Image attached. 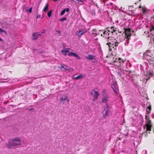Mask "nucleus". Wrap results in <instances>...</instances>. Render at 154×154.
<instances>
[{"mask_svg": "<svg viewBox=\"0 0 154 154\" xmlns=\"http://www.w3.org/2000/svg\"><path fill=\"white\" fill-rule=\"evenodd\" d=\"M142 9H143V11L145 12V11H146V10H145V8H142Z\"/></svg>", "mask_w": 154, "mask_h": 154, "instance_id": "nucleus-33", "label": "nucleus"}, {"mask_svg": "<svg viewBox=\"0 0 154 154\" xmlns=\"http://www.w3.org/2000/svg\"><path fill=\"white\" fill-rule=\"evenodd\" d=\"M66 17H63L62 18H61L60 20V21H64L66 20Z\"/></svg>", "mask_w": 154, "mask_h": 154, "instance_id": "nucleus-24", "label": "nucleus"}, {"mask_svg": "<svg viewBox=\"0 0 154 154\" xmlns=\"http://www.w3.org/2000/svg\"><path fill=\"white\" fill-rule=\"evenodd\" d=\"M146 119L147 120V123L146 124V130L147 131H151V127L152 125L151 124V121L149 119V118H147V116H146Z\"/></svg>", "mask_w": 154, "mask_h": 154, "instance_id": "nucleus-7", "label": "nucleus"}, {"mask_svg": "<svg viewBox=\"0 0 154 154\" xmlns=\"http://www.w3.org/2000/svg\"><path fill=\"white\" fill-rule=\"evenodd\" d=\"M147 109H149V110H147V112H148V113H149L150 112V110H151V106H148L147 107Z\"/></svg>", "mask_w": 154, "mask_h": 154, "instance_id": "nucleus-23", "label": "nucleus"}, {"mask_svg": "<svg viewBox=\"0 0 154 154\" xmlns=\"http://www.w3.org/2000/svg\"><path fill=\"white\" fill-rule=\"evenodd\" d=\"M6 145L8 148H13L18 145L21 147H25L26 143L24 140L22 141L20 137H16L10 139Z\"/></svg>", "mask_w": 154, "mask_h": 154, "instance_id": "nucleus-1", "label": "nucleus"}, {"mask_svg": "<svg viewBox=\"0 0 154 154\" xmlns=\"http://www.w3.org/2000/svg\"><path fill=\"white\" fill-rule=\"evenodd\" d=\"M27 11L31 13L32 11V8H31L27 10Z\"/></svg>", "mask_w": 154, "mask_h": 154, "instance_id": "nucleus-28", "label": "nucleus"}, {"mask_svg": "<svg viewBox=\"0 0 154 154\" xmlns=\"http://www.w3.org/2000/svg\"><path fill=\"white\" fill-rule=\"evenodd\" d=\"M119 60H120V58H119Z\"/></svg>", "mask_w": 154, "mask_h": 154, "instance_id": "nucleus-44", "label": "nucleus"}, {"mask_svg": "<svg viewBox=\"0 0 154 154\" xmlns=\"http://www.w3.org/2000/svg\"><path fill=\"white\" fill-rule=\"evenodd\" d=\"M109 31H105L103 32V34L104 35V36L105 35H109Z\"/></svg>", "mask_w": 154, "mask_h": 154, "instance_id": "nucleus-21", "label": "nucleus"}, {"mask_svg": "<svg viewBox=\"0 0 154 154\" xmlns=\"http://www.w3.org/2000/svg\"><path fill=\"white\" fill-rule=\"evenodd\" d=\"M118 75H119L120 76H121V74L119 72H118Z\"/></svg>", "mask_w": 154, "mask_h": 154, "instance_id": "nucleus-36", "label": "nucleus"}, {"mask_svg": "<svg viewBox=\"0 0 154 154\" xmlns=\"http://www.w3.org/2000/svg\"><path fill=\"white\" fill-rule=\"evenodd\" d=\"M52 12V10H51L49 11V12H48V13L47 14V15H48V17H51V14Z\"/></svg>", "mask_w": 154, "mask_h": 154, "instance_id": "nucleus-20", "label": "nucleus"}, {"mask_svg": "<svg viewBox=\"0 0 154 154\" xmlns=\"http://www.w3.org/2000/svg\"><path fill=\"white\" fill-rule=\"evenodd\" d=\"M85 76L83 75H78V76L76 77H73V79H77L78 80L79 79H81L83 78Z\"/></svg>", "mask_w": 154, "mask_h": 154, "instance_id": "nucleus-16", "label": "nucleus"}, {"mask_svg": "<svg viewBox=\"0 0 154 154\" xmlns=\"http://www.w3.org/2000/svg\"><path fill=\"white\" fill-rule=\"evenodd\" d=\"M87 60H93L96 59V56L91 54H89L86 57Z\"/></svg>", "mask_w": 154, "mask_h": 154, "instance_id": "nucleus-11", "label": "nucleus"}, {"mask_svg": "<svg viewBox=\"0 0 154 154\" xmlns=\"http://www.w3.org/2000/svg\"><path fill=\"white\" fill-rule=\"evenodd\" d=\"M66 11V9H64L61 12V13H60V15H63L65 14V13Z\"/></svg>", "mask_w": 154, "mask_h": 154, "instance_id": "nucleus-22", "label": "nucleus"}, {"mask_svg": "<svg viewBox=\"0 0 154 154\" xmlns=\"http://www.w3.org/2000/svg\"><path fill=\"white\" fill-rule=\"evenodd\" d=\"M108 96L107 95L105 96H104L103 97L102 99V103H106V106L107 104V101L108 100Z\"/></svg>", "mask_w": 154, "mask_h": 154, "instance_id": "nucleus-13", "label": "nucleus"}, {"mask_svg": "<svg viewBox=\"0 0 154 154\" xmlns=\"http://www.w3.org/2000/svg\"><path fill=\"white\" fill-rule=\"evenodd\" d=\"M67 67V66L66 65H61V68H63L64 69H65L66 70Z\"/></svg>", "mask_w": 154, "mask_h": 154, "instance_id": "nucleus-19", "label": "nucleus"}, {"mask_svg": "<svg viewBox=\"0 0 154 154\" xmlns=\"http://www.w3.org/2000/svg\"><path fill=\"white\" fill-rule=\"evenodd\" d=\"M152 118H154V114H152Z\"/></svg>", "mask_w": 154, "mask_h": 154, "instance_id": "nucleus-37", "label": "nucleus"}, {"mask_svg": "<svg viewBox=\"0 0 154 154\" xmlns=\"http://www.w3.org/2000/svg\"><path fill=\"white\" fill-rule=\"evenodd\" d=\"M125 36L120 35L118 37V38L120 39V42L123 41L124 40L125 45L127 46L129 43V36L127 35L126 34H125Z\"/></svg>", "mask_w": 154, "mask_h": 154, "instance_id": "nucleus-3", "label": "nucleus"}, {"mask_svg": "<svg viewBox=\"0 0 154 154\" xmlns=\"http://www.w3.org/2000/svg\"><path fill=\"white\" fill-rule=\"evenodd\" d=\"M41 35L38 32H35L33 33L32 36V39L33 40H35L38 38V36Z\"/></svg>", "mask_w": 154, "mask_h": 154, "instance_id": "nucleus-12", "label": "nucleus"}, {"mask_svg": "<svg viewBox=\"0 0 154 154\" xmlns=\"http://www.w3.org/2000/svg\"><path fill=\"white\" fill-rule=\"evenodd\" d=\"M58 0H53V1L54 2H56Z\"/></svg>", "mask_w": 154, "mask_h": 154, "instance_id": "nucleus-40", "label": "nucleus"}, {"mask_svg": "<svg viewBox=\"0 0 154 154\" xmlns=\"http://www.w3.org/2000/svg\"><path fill=\"white\" fill-rule=\"evenodd\" d=\"M94 99H93V100H94Z\"/></svg>", "mask_w": 154, "mask_h": 154, "instance_id": "nucleus-45", "label": "nucleus"}, {"mask_svg": "<svg viewBox=\"0 0 154 154\" xmlns=\"http://www.w3.org/2000/svg\"><path fill=\"white\" fill-rule=\"evenodd\" d=\"M91 95L94 97L95 99H97L98 98V97L99 95V94L96 91L93 90L91 92Z\"/></svg>", "mask_w": 154, "mask_h": 154, "instance_id": "nucleus-10", "label": "nucleus"}, {"mask_svg": "<svg viewBox=\"0 0 154 154\" xmlns=\"http://www.w3.org/2000/svg\"><path fill=\"white\" fill-rule=\"evenodd\" d=\"M152 19H154V16H153V17H152ZM153 21H154V20H153Z\"/></svg>", "mask_w": 154, "mask_h": 154, "instance_id": "nucleus-41", "label": "nucleus"}, {"mask_svg": "<svg viewBox=\"0 0 154 154\" xmlns=\"http://www.w3.org/2000/svg\"><path fill=\"white\" fill-rule=\"evenodd\" d=\"M112 88H113V90L114 91V92H117V91H116V88H113V87H112Z\"/></svg>", "mask_w": 154, "mask_h": 154, "instance_id": "nucleus-30", "label": "nucleus"}, {"mask_svg": "<svg viewBox=\"0 0 154 154\" xmlns=\"http://www.w3.org/2000/svg\"><path fill=\"white\" fill-rule=\"evenodd\" d=\"M66 70H68L70 72H72L74 71V69L72 68L67 69Z\"/></svg>", "mask_w": 154, "mask_h": 154, "instance_id": "nucleus-26", "label": "nucleus"}, {"mask_svg": "<svg viewBox=\"0 0 154 154\" xmlns=\"http://www.w3.org/2000/svg\"><path fill=\"white\" fill-rule=\"evenodd\" d=\"M57 31V32L59 33L58 35H61V33H60V31Z\"/></svg>", "mask_w": 154, "mask_h": 154, "instance_id": "nucleus-32", "label": "nucleus"}, {"mask_svg": "<svg viewBox=\"0 0 154 154\" xmlns=\"http://www.w3.org/2000/svg\"><path fill=\"white\" fill-rule=\"evenodd\" d=\"M149 77H149L148 79V78H144V80H143V81H144V82H145V80H146L145 83H146L147 81L148 80V79H149Z\"/></svg>", "mask_w": 154, "mask_h": 154, "instance_id": "nucleus-27", "label": "nucleus"}, {"mask_svg": "<svg viewBox=\"0 0 154 154\" xmlns=\"http://www.w3.org/2000/svg\"><path fill=\"white\" fill-rule=\"evenodd\" d=\"M149 33L152 35L153 36L152 38H151L149 43L151 45H152L153 44L154 45V27L153 26H151Z\"/></svg>", "mask_w": 154, "mask_h": 154, "instance_id": "nucleus-6", "label": "nucleus"}, {"mask_svg": "<svg viewBox=\"0 0 154 154\" xmlns=\"http://www.w3.org/2000/svg\"><path fill=\"white\" fill-rule=\"evenodd\" d=\"M115 31H116V30H113V31H111V33H113V32H115Z\"/></svg>", "mask_w": 154, "mask_h": 154, "instance_id": "nucleus-38", "label": "nucleus"}, {"mask_svg": "<svg viewBox=\"0 0 154 154\" xmlns=\"http://www.w3.org/2000/svg\"><path fill=\"white\" fill-rule=\"evenodd\" d=\"M49 8V5L48 3H47L43 9V11L45 12H46L48 10Z\"/></svg>", "mask_w": 154, "mask_h": 154, "instance_id": "nucleus-17", "label": "nucleus"}, {"mask_svg": "<svg viewBox=\"0 0 154 154\" xmlns=\"http://www.w3.org/2000/svg\"><path fill=\"white\" fill-rule=\"evenodd\" d=\"M92 62H93V63H95V61H92Z\"/></svg>", "mask_w": 154, "mask_h": 154, "instance_id": "nucleus-43", "label": "nucleus"}, {"mask_svg": "<svg viewBox=\"0 0 154 154\" xmlns=\"http://www.w3.org/2000/svg\"><path fill=\"white\" fill-rule=\"evenodd\" d=\"M86 30H79L77 32V35L79 37H81V35L85 33L86 32Z\"/></svg>", "mask_w": 154, "mask_h": 154, "instance_id": "nucleus-15", "label": "nucleus"}, {"mask_svg": "<svg viewBox=\"0 0 154 154\" xmlns=\"http://www.w3.org/2000/svg\"><path fill=\"white\" fill-rule=\"evenodd\" d=\"M73 1H74V0H72ZM77 1L79 2H82V0H76Z\"/></svg>", "mask_w": 154, "mask_h": 154, "instance_id": "nucleus-35", "label": "nucleus"}, {"mask_svg": "<svg viewBox=\"0 0 154 154\" xmlns=\"http://www.w3.org/2000/svg\"><path fill=\"white\" fill-rule=\"evenodd\" d=\"M109 107L108 104L104 107V109L102 112L103 116V118H105L107 117L111 113V111L109 110Z\"/></svg>", "mask_w": 154, "mask_h": 154, "instance_id": "nucleus-4", "label": "nucleus"}, {"mask_svg": "<svg viewBox=\"0 0 154 154\" xmlns=\"http://www.w3.org/2000/svg\"><path fill=\"white\" fill-rule=\"evenodd\" d=\"M147 152L146 151H143L142 152V154H146Z\"/></svg>", "mask_w": 154, "mask_h": 154, "instance_id": "nucleus-29", "label": "nucleus"}, {"mask_svg": "<svg viewBox=\"0 0 154 154\" xmlns=\"http://www.w3.org/2000/svg\"><path fill=\"white\" fill-rule=\"evenodd\" d=\"M149 75H148L150 77L151 76H154V71H150L149 72Z\"/></svg>", "mask_w": 154, "mask_h": 154, "instance_id": "nucleus-18", "label": "nucleus"}, {"mask_svg": "<svg viewBox=\"0 0 154 154\" xmlns=\"http://www.w3.org/2000/svg\"><path fill=\"white\" fill-rule=\"evenodd\" d=\"M0 41H2V42H3V40L1 38H0Z\"/></svg>", "mask_w": 154, "mask_h": 154, "instance_id": "nucleus-39", "label": "nucleus"}, {"mask_svg": "<svg viewBox=\"0 0 154 154\" xmlns=\"http://www.w3.org/2000/svg\"><path fill=\"white\" fill-rule=\"evenodd\" d=\"M60 102L62 103L63 104H65L66 102L69 103V99L67 98L66 96L62 97L60 99Z\"/></svg>", "mask_w": 154, "mask_h": 154, "instance_id": "nucleus-8", "label": "nucleus"}, {"mask_svg": "<svg viewBox=\"0 0 154 154\" xmlns=\"http://www.w3.org/2000/svg\"><path fill=\"white\" fill-rule=\"evenodd\" d=\"M66 11L67 12H68L69 10V8H66Z\"/></svg>", "mask_w": 154, "mask_h": 154, "instance_id": "nucleus-31", "label": "nucleus"}, {"mask_svg": "<svg viewBox=\"0 0 154 154\" xmlns=\"http://www.w3.org/2000/svg\"><path fill=\"white\" fill-rule=\"evenodd\" d=\"M102 35H102V34H101V36H102Z\"/></svg>", "mask_w": 154, "mask_h": 154, "instance_id": "nucleus-46", "label": "nucleus"}, {"mask_svg": "<svg viewBox=\"0 0 154 154\" xmlns=\"http://www.w3.org/2000/svg\"><path fill=\"white\" fill-rule=\"evenodd\" d=\"M154 54V50H148L143 54V56L149 62H153L154 60V57L153 56Z\"/></svg>", "mask_w": 154, "mask_h": 154, "instance_id": "nucleus-2", "label": "nucleus"}, {"mask_svg": "<svg viewBox=\"0 0 154 154\" xmlns=\"http://www.w3.org/2000/svg\"><path fill=\"white\" fill-rule=\"evenodd\" d=\"M69 50H70L69 48H65L64 50H62L61 51V52L65 56H66L67 55V54L69 52Z\"/></svg>", "mask_w": 154, "mask_h": 154, "instance_id": "nucleus-14", "label": "nucleus"}, {"mask_svg": "<svg viewBox=\"0 0 154 154\" xmlns=\"http://www.w3.org/2000/svg\"><path fill=\"white\" fill-rule=\"evenodd\" d=\"M105 37L106 38V39H107V41L108 42L106 43V44L109 46V48L112 46L113 48H114V47H116L119 44V42H118V41L115 42L114 44V43H112L110 42H109V41L108 40L109 38V36L106 37V36Z\"/></svg>", "mask_w": 154, "mask_h": 154, "instance_id": "nucleus-5", "label": "nucleus"}, {"mask_svg": "<svg viewBox=\"0 0 154 154\" xmlns=\"http://www.w3.org/2000/svg\"><path fill=\"white\" fill-rule=\"evenodd\" d=\"M41 16L40 15H38L37 17V18L40 17Z\"/></svg>", "mask_w": 154, "mask_h": 154, "instance_id": "nucleus-34", "label": "nucleus"}, {"mask_svg": "<svg viewBox=\"0 0 154 154\" xmlns=\"http://www.w3.org/2000/svg\"><path fill=\"white\" fill-rule=\"evenodd\" d=\"M68 55L69 56H73L76 57L78 60H80L81 59L80 56L75 53L71 52L69 53Z\"/></svg>", "mask_w": 154, "mask_h": 154, "instance_id": "nucleus-9", "label": "nucleus"}, {"mask_svg": "<svg viewBox=\"0 0 154 154\" xmlns=\"http://www.w3.org/2000/svg\"><path fill=\"white\" fill-rule=\"evenodd\" d=\"M0 32H4L5 34H6V32L5 30H4L3 29H1V28H0Z\"/></svg>", "mask_w": 154, "mask_h": 154, "instance_id": "nucleus-25", "label": "nucleus"}, {"mask_svg": "<svg viewBox=\"0 0 154 154\" xmlns=\"http://www.w3.org/2000/svg\"><path fill=\"white\" fill-rule=\"evenodd\" d=\"M139 8H141V6H139Z\"/></svg>", "mask_w": 154, "mask_h": 154, "instance_id": "nucleus-42", "label": "nucleus"}]
</instances>
